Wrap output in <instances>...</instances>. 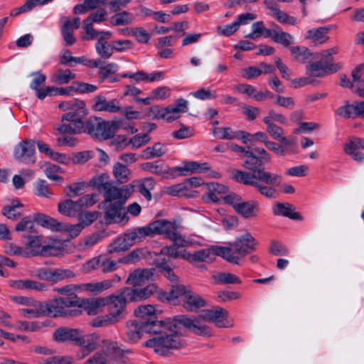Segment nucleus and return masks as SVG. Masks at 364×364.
<instances>
[{"label": "nucleus", "instance_id": "a18cd8bd", "mask_svg": "<svg viewBox=\"0 0 364 364\" xmlns=\"http://www.w3.org/2000/svg\"><path fill=\"white\" fill-rule=\"evenodd\" d=\"M113 174L118 182L123 183L129 179L131 171L127 166L117 162L113 166Z\"/></svg>", "mask_w": 364, "mask_h": 364}, {"label": "nucleus", "instance_id": "c9c22d12", "mask_svg": "<svg viewBox=\"0 0 364 364\" xmlns=\"http://www.w3.org/2000/svg\"><path fill=\"white\" fill-rule=\"evenodd\" d=\"M329 31L327 27L309 29L305 35V38L311 40L315 44H322L328 39L327 33Z\"/></svg>", "mask_w": 364, "mask_h": 364}, {"label": "nucleus", "instance_id": "bf43d9fd", "mask_svg": "<svg viewBox=\"0 0 364 364\" xmlns=\"http://www.w3.org/2000/svg\"><path fill=\"white\" fill-rule=\"evenodd\" d=\"M274 37L273 41L274 43L282 44L284 47H289L294 41V38L291 34L281 29L277 30Z\"/></svg>", "mask_w": 364, "mask_h": 364}, {"label": "nucleus", "instance_id": "e2e57ef3", "mask_svg": "<svg viewBox=\"0 0 364 364\" xmlns=\"http://www.w3.org/2000/svg\"><path fill=\"white\" fill-rule=\"evenodd\" d=\"M36 194L41 197L49 198L52 196V192L48 183L43 179H39L35 184Z\"/></svg>", "mask_w": 364, "mask_h": 364}, {"label": "nucleus", "instance_id": "f8f14e48", "mask_svg": "<svg viewBox=\"0 0 364 364\" xmlns=\"http://www.w3.org/2000/svg\"><path fill=\"white\" fill-rule=\"evenodd\" d=\"M151 237L156 235H163L175 243L179 233L178 225L166 220H157L149 224Z\"/></svg>", "mask_w": 364, "mask_h": 364}, {"label": "nucleus", "instance_id": "412c9836", "mask_svg": "<svg viewBox=\"0 0 364 364\" xmlns=\"http://www.w3.org/2000/svg\"><path fill=\"white\" fill-rule=\"evenodd\" d=\"M120 277L116 274L112 279L80 284L78 289L92 294H98L111 288L115 282L120 281Z\"/></svg>", "mask_w": 364, "mask_h": 364}, {"label": "nucleus", "instance_id": "2eb2a0df", "mask_svg": "<svg viewBox=\"0 0 364 364\" xmlns=\"http://www.w3.org/2000/svg\"><path fill=\"white\" fill-rule=\"evenodd\" d=\"M130 129L132 133H135L137 129L132 126L128 127H124L123 120H110L106 121L101 118L100 129L99 131L97 139L100 140H107L112 138L117 131L120 129Z\"/></svg>", "mask_w": 364, "mask_h": 364}, {"label": "nucleus", "instance_id": "393cba45", "mask_svg": "<svg viewBox=\"0 0 364 364\" xmlns=\"http://www.w3.org/2000/svg\"><path fill=\"white\" fill-rule=\"evenodd\" d=\"M206 187L208 193L206 194V200L213 203H219L220 200H224V197L228 195V186L218 183H207Z\"/></svg>", "mask_w": 364, "mask_h": 364}, {"label": "nucleus", "instance_id": "8fccbe9b", "mask_svg": "<svg viewBox=\"0 0 364 364\" xmlns=\"http://www.w3.org/2000/svg\"><path fill=\"white\" fill-rule=\"evenodd\" d=\"M59 212L68 217H74L79 212V207L75 201L72 200H66L58 204Z\"/></svg>", "mask_w": 364, "mask_h": 364}, {"label": "nucleus", "instance_id": "c03bdc74", "mask_svg": "<svg viewBox=\"0 0 364 364\" xmlns=\"http://www.w3.org/2000/svg\"><path fill=\"white\" fill-rule=\"evenodd\" d=\"M134 20V16L127 11L117 13L111 18L112 24L113 26L129 25L133 23Z\"/></svg>", "mask_w": 364, "mask_h": 364}, {"label": "nucleus", "instance_id": "37998d69", "mask_svg": "<svg viewBox=\"0 0 364 364\" xmlns=\"http://www.w3.org/2000/svg\"><path fill=\"white\" fill-rule=\"evenodd\" d=\"M289 50L294 58L301 63H308L311 58L312 53L304 46H291Z\"/></svg>", "mask_w": 364, "mask_h": 364}, {"label": "nucleus", "instance_id": "9d476101", "mask_svg": "<svg viewBox=\"0 0 364 364\" xmlns=\"http://www.w3.org/2000/svg\"><path fill=\"white\" fill-rule=\"evenodd\" d=\"M188 102L183 98H178L176 102L166 108H160L158 106H154L151 108L153 112H157L159 116L166 120L167 122H172L180 117L182 113L188 111Z\"/></svg>", "mask_w": 364, "mask_h": 364}, {"label": "nucleus", "instance_id": "49530a36", "mask_svg": "<svg viewBox=\"0 0 364 364\" xmlns=\"http://www.w3.org/2000/svg\"><path fill=\"white\" fill-rule=\"evenodd\" d=\"M47 325L45 323L39 321H17L15 326V329L22 331L36 332L40 331L42 328L46 327Z\"/></svg>", "mask_w": 364, "mask_h": 364}, {"label": "nucleus", "instance_id": "7ed1b4c3", "mask_svg": "<svg viewBox=\"0 0 364 364\" xmlns=\"http://www.w3.org/2000/svg\"><path fill=\"white\" fill-rule=\"evenodd\" d=\"M257 245V241L252 235L246 232L237 237L229 247L215 246L213 252L215 255L222 257L229 262L238 264L240 258L253 252Z\"/></svg>", "mask_w": 364, "mask_h": 364}, {"label": "nucleus", "instance_id": "58836bf2", "mask_svg": "<svg viewBox=\"0 0 364 364\" xmlns=\"http://www.w3.org/2000/svg\"><path fill=\"white\" fill-rule=\"evenodd\" d=\"M100 117H90L85 122L82 121V132L97 139L100 129Z\"/></svg>", "mask_w": 364, "mask_h": 364}, {"label": "nucleus", "instance_id": "f704fd0d", "mask_svg": "<svg viewBox=\"0 0 364 364\" xmlns=\"http://www.w3.org/2000/svg\"><path fill=\"white\" fill-rule=\"evenodd\" d=\"M33 220L42 227L51 230H61V224L57 220L43 213H35L33 215Z\"/></svg>", "mask_w": 364, "mask_h": 364}, {"label": "nucleus", "instance_id": "052dcab7", "mask_svg": "<svg viewBox=\"0 0 364 364\" xmlns=\"http://www.w3.org/2000/svg\"><path fill=\"white\" fill-rule=\"evenodd\" d=\"M187 191V186L183 183L165 187L164 192L171 196H186Z\"/></svg>", "mask_w": 364, "mask_h": 364}, {"label": "nucleus", "instance_id": "a19ab883", "mask_svg": "<svg viewBox=\"0 0 364 364\" xmlns=\"http://www.w3.org/2000/svg\"><path fill=\"white\" fill-rule=\"evenodd\" d=\"M64 23L61 26V34L63 40L65 41V46H72L75 43L76 38L74 36V31L76 30L70 26V19L64 17Z\"/></svg>", "mask_w": 364, "mask_h": 364}, {"label": "nucleus", "instance_id": "5701e85b", "mask_svg": "<svg viewBox=\"0 0 364 364\" xmlns=\"http://www.w3.org/2000/svg\"><path fill=\"white\" fill-rule=\"evenodd\" d=\"M208 170H209L208 163H198L197 161H183L182 166H176L171 169V173L177 172L180 176H188L194 173H205Z\"/></svg>", "mask_w": 364, "mask_h": 364}, {"label": "nucleus", "instance_id": "cd10ccee", "mask_svg": "<svg viewBox=\"0 0 364 364\" xmlns=\"http://www.w3.org/2000/svg\"><path fill=\"white\" fill-rule=\"evenodd\" d=\"M123 236L129 247L132 246L136 242L142 241L146 237H151L149 225L144 227L128 230Z\"/></svg>", "mask_w": 364, "mask_h": 364}, {"label": "nucleus", "instance_id": "774afa93", "mask_svg": "<svg viewBox=\"0 0 364 364\" xmlns=\"http://www.w3.org/2000/svg\"><path fill=\"white\" fill-rule=\"evenodd\" d=\"M189 290L186 289V287L183 285L175 284L172 285L171 290L169 291V299H174L178 298H181L183 301L186 293L188 292Z\"/></svg>", "mask_w": 364, "mask_h": 364}, {"label": "nucleus", "instance_id": "f3484780", "mask_svg": "<svg viewBox=\"0 0 364 364\" xmlns=\"http://www.w3.org/2000/svg\"><path fill=\"white\" fill-rule=\"evenodd\" d=\"M132 191V187L124 186L118 188L112 182L103 192L105 196V202L124 203Z\"/></svg>", "mask_w": 364, "mask_h": 364}, {"label": "nucleus", "instance_id": "6e6d98bb", "mask_svg": "<svg viewBox=\"0 0 364 364\" xmlns=\"http://www.w3.org/2000/svg\"><path fill=\"white\" fill-rule=\"evenodd\" d=\"M97 54L104 59H108L113 53V47L102 39H98L95 45Z\"/></svg>", "mask_w": 364, "mask_h": 364}, {"label": "nucleus", "instance_id": "c85d7f7f", "mask_svg": "<svg viewBox=\"0 0 364 364\" xmlns=\"http://www.w3.org/2000/svg\"><path fill=\"white\" fill-rule=\"evenodd\" d=\"M80 333L77 329L60 328L54 332L53 338L58 342H74L77 344Z\"/></svg>", "mask_w": 364, "mask_h": 364}, {"label": "nucleus", "instance_id": "4c0bfd02", "mask_svg": "<svg viewBox=\"0 0 364 364\" xmlns=\"http://www.w3.org/2000/svg\"><path fill=\"white\" fill-rule=\"evenodd\" d=\"M273 213L277 215H282L292 220H301L299 213L294 211V207L289 203H277L273 208Z\"/></svg>", "mask_w": 364, "mask_h": 364}, {"label": "nucleus", "instance_id": "864d4df0", "mask_svg": "<svg viewBox=\"0 0 364 364\" xmlns=\"http://www.w3.org/2000/svg\"><path fill=\"white\" fill-rule=\"evenodd\" d=\"M109 176L107 173H101L99 176H95L90 181V185L100 191L103 192L108 186L112 183L109 180Z\"/></svg>", "mask_w": 364, "mask_h": 364}, {"label": "nucleus", "instance_id": "ea45409f", "mask_svg": "<svg viewBox=\"0 0 364 364\" xmlns=\"http://www.w3.org/2000/svg\"><path fill=\"white\" fill-rule=\"evenodd\" d=\"M75 78V74L69 69H59L50 76V81L58 85L68 84Z\"/></svg>", "mask_w": 364, "mask_h": 364}, {"label": "nucleus", "instance_id": "338daca9", "mask_svg": "<svg viewBox=\"0 0 364 364\" xmlns=\"http://www.w3.org/2000/svg\"><path fill=\"white\" fill-rule=\"evenodd\" d=\"M267 125V132L274 139L279 140L284 135V129L273 122H270L269 119L265 120Z\"/></svg>", "mask_w": 364, "mask_h": 364}, {"label": "nucleus", "instance_id": "4468645a", "mask_svg": "<svg viewBox=\"0 0 364 364\" xmlns=\"http://www.w3.org/2000/svg\"><path fill=\"white\" fill-rule=\"evenodd\" d=\"M100 341H102L100 340V336L97 333H89L82 336L80 333L76 345L80 346V349L76 354L77 358L81 360L87 356L95 350Z\"/></svg>", "mask_w": 364, "mask_h": 364}, {"label": "nucleus", "instance_id": "aec40b11", "mask_svg": "<svg viewBox=\"0 0 364 364\" xmlns=\"http://www.w3.org/2000/svg\"><path fill=\"white\" fill-rule=\"evenodd\" d=\"M92 109L95 112L116 113L120 110L119 102L117 99L107 100L105 96L100 95L93 99Z\"/></svg>", "mask_w": 364, "mask_h": 364}, {"label": "nucleus", "instance_id": "0eeeda50", "mask_svg": "<svg viewBox=\"0 0 364 364\" xmlns=\"http://www.w3.org/2000/svg\"><path fill=\"white\" fill-rule=\"evenodd\" d=\"M336 53V50L331 48L323 50L321 53V59L316 62L308 64L306 67V74L311 77H322L326 75L336 73L340 70L341 65L338 63H331L332 55Z\"/></svg>", "mask_w": 364, "mask_h": 364}, {"label": "nucleus", "instance_id": "09e8293b", "mask_svg": "<svg viewBox=\"0 0 364 364\" xmlns=\"http://www.w3.org/2000/svg\"><path fill=\"white\" fill-rule=\"evenodd\" d=\"M213 247L211 250L210 249H203L198 250L197 252H195L193 254L188 253L187 255H183V257L186 258L187 260H188L191 263H194L196 262H206L208 259L210 257V255L211 253H214L213 252Z\"/></svg>", "mask_w": 364, "mask_h": 364}, {"label": "nucleus", "instance_id": "0e129e2a", "mask_svg": "<svg viewBox=\"0 0 364 364\" xmlns=\"http://www.w3.org/2000/svg\"><path fill=\"white\" fill-rule=\"evenodd\" d=\"M98 218V213L97 211L85 212L81 213L78 216L79 223L83 228L90 225Z\"/></svg>", "mask_w": 364, "mask_h": 364}, {"label": "nucleus", "instance_id": "603ef678", "mask_svg": "<svg viewBox=\"0 0 364 364\" xmlns=\"http://www.w3.org/2000/svg\"><path fill=\"white\" fill-rule=\"evenodd\" d=\"M141 169L148 171L149 173H155L162 177H166V176L171 172V169H166L163 165L158 164L156 162H146L140 165Z\"/></svg>", "mask_w": 364, "mask_h": 364}, {"label": "nucleus", "instance_id": "f257e3e1", "mask_svg": "<svg viewBox=\"0 0 364 364\" xmlns=\"http://www.w3.org/2000/svg\"><path fill=\"white\" fill-rule=\"evenodd\" d=\"M159 324V329L156 332H152L155 336L149 339L145 346L163 355L168 354L170 350L178 349L182 346L181 338L178 334L180 326L188 328L197 335L211 336L209 327L202 324L198 318L184 315L176 316L173 319H166L164 322Z\"/></svg>", "mask_w": 364, "mask_h": 364}, {"label": "nucleus", "instance_id": "4be33fe9", "mask_svg": "<svg viewBox=\"0 0 364 364\" xmlns=\"http://www.w3.org/2000/svg\"><path fill=\"white\" fill-rule=\"evenodd\" d=\"M155 271V268L135 269L129 274L127 283L132 285V287H140L154 279Z\"/></svg>", "mask_w": 364, "mask_h": 364}, {"label": "nucleus", "instance_id": "4d7b16f0", "mask_svg": "<svg viewBox=\"0 0 364 364\" xmlns=\"http://www.w3.org/2000/svg\"><path fill=\"white\" fill-rule=\"evenodd\" d=\"M218 283L221 284H240L241 280L234 274L229 272H220L213 276Z\"/></svg>", "mask_w": 364, "mask_h": 364}, {"label": "nucleus", "instance_id": "69168bd1", "mask_svg": "<svg viewBox=\"0 0 364 364\" xmlns=\"http://www.w3.org/2000/svg\"><path fill=\"white\" fill-rule=\"evenodd\" d=\"M57 299L65 309H69L73 306H82L81 300L77 298V295L58 297Z\"/></svg>", "mask_w": 364, "mask_h": 364}, {"label": "nucleus", "instance_id": "79ce46f5", "mask_svg": "<svg viewBox=\"0 0 364 364\" xmlns=\"http://www.w3.org/2000/svg\"><path fill=\"white\" fill-rule=\"evenodd\" d=\"M23 207V204L18 200H13L9 205L5 206L2 209V214L14 220H17L23 214L22 211L19 209Z\"/></svg>", "mask_w": 364, "mask_h": 364}, {"label": "nucleus", "instance_id": "e433bc0d", "mask_svg": "<svg viewBox=\"0 0 364 364\" xmlns=\"http://www.w3.org/2000/svg\"><path fill=\"white\" fill-rule=\"evenodd\" d=\"M194 244V241L190 238H184L181 235L179 234L178 238L176 239L175 243L172 246L165 247L162 249L161 252L164 254H166L173 258H176L179 256V253L176 249V246L178 247H188L191 246Z\"/></svg>", "mask_w": 364, "mask_h": 364}, {"label": "nucleus", "instance_id": "680f3d73", "mask_svg": "<svg viewBox=\"0 0 364 364\" xmlns=\"http://www.w3.org/2000/svg\"><path fill=\"white\" fill-rule=\"evenodd\" d=\"M102 259H103L102 255H100L87 260L82 264V271L85 273H90L100 268Z\"/></svg>", "mask_w": 364, "mask_h": 364}, {"label": "nucleus", "instance_id": "2f4dec72", "mask_svg": "<svg viewBox=\"0 0 364 364\" xmlns=\"http://www.w3.org/2000/svg\"><path fill=\"white\" fill-rule=\"evenodd\" d=\"M363 70L364 65L361 64L352 71L353 91L362 97H364Z\"/></svg>", "mask_w": 364, "mask_h": 364}, {"label": "nucleus", "instance_id": "9b49d317", "mask_svg": "<svg viewBox=\"0 0 364 364\" xmlns=\"http://www.w3.org/2000/svg\"><path fill=\"white\" fill-rule=\"evenodd\" d=\"M228 311L221 307L215 306L203 310L200 314L205 321L213 322L218 328H228L232 326V320L228 319Z\"/></svg>", "mask_w": 364, "mask_h": 364}, {"label": "nucleus", "instance_id": "5fc2aeb1", "mask_svg": "<svg viewBox=\"0 0 364 364\" xmlns=\"http://www.w3.org/2000/svg\"><path fill=\"white\" fill-rule=\"evenodd\" d=\"M130 247L126 241L124 236L117 237L107 247V252L110 254L123 252L129 249Z\"/></svg>", "mask_w": 364, "mask_h": 364}, {"label": "nucleus", "instance_id": "bb28decb", "mask_svg": "<svg viewBox=\"0 0 364 364\" xmlns=\"http://www.w3.org/2000/svg\"><path fill=\"white\" fill-rule=\"evenodd\" d=\"M151 140L149 134H138L132 137L129 141L123 139L122 141L114 140V143L116 144V149L121 150L131 144L133 149H139L143 145L147 144Z\"/></svg>", "mask_w": 364, "mask_h": 364}, {"label": "nucleus", "instance_id": "7c9ffc66", "mask_svg": "<svg viewBox=\"0 0 364 364\" xmlns=\"http://www.w3.org/2000/svg\"><path fill=\"white\" fill-rule=\"evenodd\" d=\"M182 301L184 308L189 311H196L206 304L205 301L200 295L190 290Z\"/></svg>", "mask_w": 364, "mask_h": 364}, {"label": "nucleus", "instance_id": "6ab92c4d", "mask_svg": "<svg viewBox=\"0 0 364 364\" xmlns=\"http://www.w3.org/2000/svg\"><path fill=\"white\" fill-rule=\"evenodd\" d=\"M125 294L129 299V301H141L149 299L157 291V287L154 284H149L144 288L124 287Z\"/></svg>", "mask_w": 364, "mask_h": 364}, {"label": "nucleus", "instance_id": "f03ea898", "mask_svg": "<svg viewBox=\"0 0 364 364\" xmlns=\"http://www.w3.org/2000/svg\"><path fill=\"white\" fill-rule=\"evenodd\" d=\"M232 178L242 184L255 187L262 196L272 198H275L276 189L281 183V176L260 170L255 174H250L245 171L232 168L230 171Z\"/></svg>", "mask_w": 364, "mask_h": 364}, {"label": "nucleus", "instance_id": "6e6552de", "mask_svg": "<svg viewBox=\"0 0 364 364\" xmlns=\"http://www.w3.org/2000/svg\"><path fill=\"white\" fill-rule=\"evenodd\" d=\"M224 202L230 205L234 210L245 218L256 217L258 214L259 202L257 200H244L241 196L230 193L224 197Z\"/></svg>", "mask_w": 364, "mask_h": 364}, {"label": "nucleus", "instance_id": "20e7f679", "mask_svg": "<svg viewBox=\"0 0 364 364\" xmlns=\"http://www.w3.org/2000/svg\"><path fill=\"white\" fill-rule=\"evenodd\" d=\"M59 107L63 110L70 109V111L62 116L61 124L57 127V130L62 134L82 133V119L80 113L84 112V102L73 100L60 103Z\"/></svg>", "mask_w": 364, "mask_h": 364}, {"label": "nucleus", "instance_id": "3c124183", "mask_svg": "<svg viewBox=\"0 0 364 364\" xmlns=\"http://www.w3.org/2000/svg\"><path fill=\"white\" fill-rule=\"evenodd\" d=\"M26 245L30 249V252H28L29 256H42L43 245H41V240L40 236H28V242Z\"/></svg>", "mask_w": 364, "mask_h": 364}, {"label": "nucleus", "instance_id": "423d86ee", "mask_svg": "<svg viewBox=\"0 0 364 364\" xmlns=\"http://www.w3.org/2000/svg\"><path fill=\"white\" fill-rule=\"evenodd\" d=\"M129 353H132L130 350L120 348L117 342L102 340V352L95 353L86 361V364H107L108 358L121 364H132L123 356L124 354Z\"/></svg>", "mask_w": 364, "mask_h": 364}, {"label": "nucleus", "instance_id": "dca6fc26", "mask_svg": "<svg viewBox=\"0 0 364 364\" xmlns=\"http://www.w3.org/2000/svg\"><path fill=\"white\" fill-rule=\"evenodd\" d=\"M160 328V324L147 322H139L135 321L128 326L127 336L130 341L136 342L144 333H152L156 332Z\"/></svg>", "mask_w": 364, "mask_h": 364}, {"label": "nucleus", "instance_id": "ddd939ff", "mask_svg": "<svg viewBox=\"0 0 364 364\" xmlns=\"http://www.w3.org/2000/svg\"><path fill=\"white\" fill-rule=\"evenodd\" d=\"M35 141L32 139H26L20 141L14 149L15 159L26 164H33L35 157Z\"/></svg>", "mask_w": 364, "mask_h": 364}, {"label": "nucleus", "instance_id": "de8ad7c7", "mask_svg": "<svg viewBox=\"0 0 364 364\" xmlns=\"http://www.w3.org/2000/svg\"><path fill=\"white\" fill-rule=\"evenodd\" d=\"M107 300L104 298H97L91 301L82 300V306H83L89 315H95L98 310L105 306Z\"/></svg>", "mask_w": 364, "mask_h": 364}, {"label": "nucleus", "instance_id": "473e14b6", "mask_svg": "<svg viewBox=\"0 0 364 364\" xmlns=\"http://www.w3.org/2000/svg\"><path fill=\"white\" fill-rule=\"evenodd\" d=\"M18 311L20 315L26 318H38L45 316L43 303L38 301L31 304V306L19 309Z\"/></svg>", "mask_w": 364, "mask_h": 364}, {"label": "nucleus", "instance_id": "39448f33", "mask_svg": "<svg viewBox=\"0 0 364 364\" xmlns=\"http://www.w3.org/2000/svg\"><path fill=\"white\" fill-rule=\"evenodd\" d=\"M107 300L108 314L98 316L92 321V326L102 327L119 322L124 317V312L129 299L125 294V289H122L117 294L105 297Z\"/></svg>", "mask_w": 364, "mask_h": 364}, {"label": "nucleus", "instance_id": "a878e982", "mask_svg": "<svg viewBox=\"0 0 364 364\" xmlns=\"http://www.w3.org/2000/svg\"><path fill=\"white\" fill-rule=\"evenodd\" d=\"M156 308L151 304L141 305L134 310V315L138 318L139 322L151 321V323H162L164 321H157L156 314Z\"/></svg>", "mask_w": 364, "mask_h": 364}, {"label": "nucleus", "instance_id": "b1692460", "mask_svg": "<svg viewBox=\"0 0 364 364\" xmlns=\"http://www.w3.org/2000/svg\"><path fill=\"white\" fill-rule=\"evenodd\" d=\"M360 149H364V139L358 137L350 139L343 147L346 154L360 163L364 161V154L359 151Z\"/></svg>", "mask_w": 364, "mask_h": 364}, {"label": "nucleus", "instance_id": "a211bd4d", "mask_svg": "<svg viewBox=\"0 0 364 364\" xmlns=\"http://www.w3.org/2000/svg\"><path fill=\"white\" fill-rule=\"evenodd\" d=\"M43 309L45 316L48 317L75 316L81 313V311L77 309H65L57 298L49 302L43 303Z\"/></svg>", "mask_w": 364, "mask_h": 364}, {"label": "nucleus", "instance_id": "c756f323", "mask_svg": "<svg viewBox=\"0 0 364 364\" xmlns=\"http://www.w3.org/2000/svg\"><path fill=\"white\" fill-rule=\"evenodd\" d=\"M124 203H111L105 212V220L108 223H120L124 216L122 206Z\"/></svg>", "mask_w": 364, "mask_h": 364}, {"label": "nucleus", "instance_id": "13d9d810", "mask_svg": "<svg viewBox=\"0 0 364 364\" xmlns=\"http://www.w3.org/2000/svg\"><path fill=\"white\" fill-rule=\"evenodd\" d=\"M235 133L230 127H214L212 130V134L219 139H234Z\"/></svg>", "mask_w": 364, "mask_h": 364}, {"label": "nucleus", "instance_id": "1a4fd4ad", "mask_svg": "<svg viewBox=\"0 0 364 364\" xmlns=\"http://www.w3.org/2000/svg\"><path fill=\"white\" fill-rule=\"evenodd\" d=\"M246 159L244 161L242 166L252 171L250 174H255L260 170H264V164L271 161V156L267 151L263 148L247 147L245 152Z\"/></svg>", "mask_w": 364, "mask_h": 364}, {"label": "nucleus", "instance_id": "72a5a7b5", "mask_svg": "<svg viewBox=\"0 0 364 364\" xmlns=\"http://www.w3.org/2000/svg\"><path fill=\"white\" fill-rule=\"evenodd\" d=\"M168 151L166 144L156 142L153 146H148L142 151L141 157L144 159L159 158L164 156Z\"/></svg>", "mask_w": 364, "mask_h": 364}]
</instances>
